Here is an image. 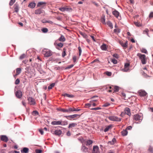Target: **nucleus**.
<instances>
[{
	"instance_id": "1",
	"label": "nucleus",
	"mask_w": 153,
	"mask_h": 153,
	"mask_svg": "<svg viewBox=\"0 0 153 153\" xmlns=\"http://www.w3.org/2000/svg\"><path fill=\"white\" fill-rule=\"evenodd\" d=\"M137 56H138L140 59L141 63L143 64H145L147 62V58L146 56L144 54H142L140 53H138L137 54Z\"/></svg>"
},
{
	"instance_id": "2",
	"label": "nucleus",
	"mask_w": 153,
	"mask_h": 153,
	"mask_svg": "<svg viewBox=\"0 0 153 153\" xmlns=\"http://www.w3.org/2000/svg\"><path fill=\"white\" fill-rule=\"evenodd\" d=\"M42 53L45 57H49L52 55V52L50 50L45 49L43 50Z\"/></svg>"
},
{
	"instance_id": "3",
	"label": "nucleus",
	"mask_w": 153,
	"mask_h": 153,
	"mask_svg": "<svg viewBox=\"0 0 153 153\" xmlns=\"http://www.w3.org/2000/svg\"><path fill=\"white\" fill-rule=\"evenodd\" d=\"M143 118V117L141 115H140L138 114H136L133 117L134 120H135L136 121H138L137 122V123H138V122H141Z\"/></svg>"
},
{
	"instance_id": "4",
	"label": "nucleus",
	"mask_w": 153,
	"mask_h": 153,
	"mask_svg": "<svg viewBox=\"0 0 153 153\" xmlns=\"http://www.w3.org/2000/svg\"><path fill=\"white\" fill-rule=\"evenodd\" d=\"M76 110L74 108H70L68 109L61 108L60 111L64 112L70 113L71 111H76Z\"/></svg>"
},
{
	"instance_id": "5",
	"label": "nucleus",
	"mask_w": 153,
	"mask_h": 153,
	"mask_svg": "<svg viewBox=\"0 0 153 153\" xmlns=\"http://www.w3.org/2000/svg\"><path fill=\"white\" fill-rule=\"evenodd\" d=\"M108 118L111 121H121V118L113 116H109Z\"/></svg>"
},
{
	"instance_id": "6",
	"label": "nucleus",
	"mask_w": 153,
	"mask_h": 153,
	"mask_svg": "<svg viewBox=\"0 0 153 153\" xmlns=\"http://www.w3.org/2000/svg\"><path fill=\"white\" fill-rule=\"evenodd\" d=\"M59 10L62 12L65 11H70L72 9L71 8H68L67 7H62L59 8Z\"/></svg>"
},
{
	"instance_id": "7",
	"label": "nucleus",
	"mask_w": 153,
	"mask_h": 153,
	"mask_svg": "<svg viewBox=\"0 0 153 153\" xmlns=\"http://www.w3.org/2000/svg\"><path fill=\"white\" fill-rule=\"evenodd\" d=\"M113 14L117 18L119 19H120L121 16H120L119 13L117 11L115 10L113 11Z\"/></svg>"
},
{
	"instance_id": "8",
	"label": "nucleus",
	"mask_w": 153,
	"mask_h": 153,
	"mask_svg": "<svg viewBox=\"0 0 153 153\" xmlns=\"http://www.w3.org/2000/svg\"><path fill=\"white\" fill-rule=\"evenodd\" d=\"M92 153H100L99 151V148L98 146H94Z\"/></svg>"
},
{
	"instance_id": "9",
	"label": "nucleus",
	"mask_w": 153,
	"mask_h": 153,
	"mask_svg": "<svg viewBox=\"0 0 153 153\" xmlns=\"http://www.w3.org/2000/svg\"><path fill=\"white\" fill-rule=\"evenodd\" d=\"M130 64L128 63H126L124 65V68L123 69V71L124 72H127L129 70V66Z\"/></svg>"
},
{
	"instance_id": "10",
	"label": "nucleus",
	"mask_w": 153,
	"mask_h": 153,
	"mask_svg": "<svg viewBox=\"0 0 153 153\" xmlns=\"http://www.w3.org/2000/svg\"><path fill=\"white\" fill-rule=\"evenodd\" d=\"M29 101V103L30 105H34L35 104V102L34 99L33 98L29 97L28 99Z\"/></svg>"
},
{
	"instance_id": "11",
	"label": "nucleus",
	"mask_w": 153,
	"mask_h": 153,
	"mask_svg": "<svg viewBox=\"0 0 153 153\" xmlns=\"http://www.w3.org/2000/svg\"><path fill=\"white\" fill-rule=\"evenodd\" d=\"M46 3L45 2H39L37 4V7H43L45 6L46 5Z\"/></svg>"
},
{
	"instance_id": "12",
	"label": "nucleus",
	"mask_w": 153,
	"mask_h": 153,
	"mask_svg": "<svg viewBox=\"0 0 153 153\" xmlns=\"http://www.w3.org/2000/svg\"><path fill=\"white\" fill-rule=\"evenodd\" d=\"M139 94L140 96L143 97L146 96L147 94V93L145 91L142 90L140 91H139Z\"/></svg>"
},
{
	"instance_id": "13",
	"label": "nucleus",
	"mask_w": 153,
	"mask_h": 153,
	"mask_svg": "<svg viewBox=\"0 0 153 153\" xmlns=\"http://www.w3.org/2000/svg\"><path fill=\"white\" fill-rule=\"evenodd\" d=\"M124 111L125 113L126 114L129 116L131 115V114L130 112V110L129 108L127 107L125 108Z\"/></svg>"
},
{
	"instance_id": "14",
	"label": "nucleus",
	"mask_w": 153,
	"mask_h": 153,
	"mask_svg": "<svg viewBox=\"0 0 153 153\" xmlns=\"http://www.w3.org/2000/svg\"><path fill=\"white\" fill-rule=\"evenodd\" d=\"M16 97L18 98H20L22 96V92L20 91H18L16 93Z\"/></svg>"
},
{
	"instance_id": "15",
	"label": "nucleus",
	"mask_w": 153,
	"mask_h": 153,
	"mask_svg": "<svg viewBox=\"0 0 153 153\" xmlns=\"http://www.w3.org/2000/svg\"><path fill=\"white\" fill-rule=\"evenodd\" d=\"M51 124L53 125H62V121H52Z\"/></svg>"
},
{
	"instance_id": "16",
	"label": "nucleus",
	"mask_w": 153,
	"mask_h": 153,
	"mask_svg": "<svg viewBox=\"0 0 153 153\" xmlns=\"http://www.w3.org/2000/svg\"><path fill=\"white\" fill-rule=\"evenodd\" d=\"M1 140L5 142H7L8 140L7 137L5 135H1Z\"/></svg>"
},
{
	"instance_id": "17",
	"label": "nucleus",
	"mask_w": 153,
	"mask_h": 153,
	"mask_svg": "<svg viewBox=\"0 0 153 153\" xmlns=\"http://www.w3.org/2000/svg\"><path fill=\"white\" fill-rule=\"evenodd\" d=\"M120 44L124 48H127L128 46V43L126 42H120Z\"/></svg>"
},
{
	"instance_id": "18",
	"label": "nucleus",
	"mask_w": 153,
	"mask_h": 153,
	"mask_svg": "<svg viewBox=\"0 0 153 153\" xmlns=\"http://www.w3.org/2000/svg\"><path fill=\"white\" fill-rule=\"evenodd\" d=\"M21 69L20 68H18L16 69V73L15 75H14V77L17 76L21 72Z\"/></svg>"
},
{
	"instance_id": "19",
	"label": "nucleus",
	"mask_w": 153,
	"mask_h": 153,
	"mask_svg": "<svg viewBox=\"0 0 153 153\" xmlns=\"http://www.w3.org/2000/svg\"><path fill=\"white\" fill-rule=\"evenodd\" d=\"M62 133V131L60 130H56L54 131V134L56 135L59 136Z\"/></svg>"
},
{
	"instance_id": "20",
	"label": "nucleus",
	"mask_w": 153,
	"mask_h": 153,
	"mask_svg": "<svg viewBox=\"0 0 153 153\" xmlns=\"http://www.w3.org/2000/svg\"><path fill=\"white\" fill-rule=\"evenodd\" d=\"M43 10L41 9H37L35 10V13L36 14H39L42 13Z\"/></svg>"
},
{
	"instance_id": "21",
	"label": "nucleus",
	"mask_w": 153,
	"mask_h": 153,
	"mask_svg": "<svg viewBox=\"0 0 153 153\" xmlns=\"http://www.w3.org/2000/svg\"><path fill=\"white\" fill-rule=\"evenodd\" d=\"M112 128V126L111 125H109L107 126L104 130V131L106 132L108 131L110 129H111Z\"/></svg>"
},
{
	"instance_id": "22",
	"label": "nucleus",
	"mask_w": 153,
	"mask_h": 153,
	"mask_svg": "<svg viewBox=\"0 0 153 153\" xmlns=\"http://www.w3.org/2000/svg\"><path fill=\"white\" fill-rule=\"evenodd\" d=\"M82 150L85 152H88V148L83 145L82 147Z\"/></svg>"
},
{
	"instance_id": "23",
	"label": "nucleus",
	"mask_w": 153,
	"mask_h": 153,
	"mask_svg": "<svg viewBox=\"0 0 153 153\" xmlns=\"http://www.w3.org/2000/svg\"><path fill=\"white\" fill-rule=\"evenodd\" d=\"M101 48L102 50L103 51H106L107 49L106 45L105 44H103L101 45Z\"/></svg>"
},
{
	"instance_id": "24",
	"label": "nucleus",
	"mask_w": 153,
	"mask_h": 153,
	"mask_svg": "<svg viewBox=\"0 0 153 153\" xmlns=\"http://www.w3.org/2000/svg\"><path fill=\"white\" fill-rule=\"evenodd\" d=\"M36 6V4L34 2H31L28 5V7L31 8H34Z\"/></svg>"
},
{
	"instance_id": "25",
	"label": "nucleus",
	"mask_w": 153,
	"mask_h": 153,
	"mask_svg": "<svg viewBox=\"0 0 153 153\" xmlns=\"http://www.w3.org/2000/svg\"><path fill=\"white\" fill-rule=\"evenodd\" d=\"M121 133L123 136H126L128 134V131L126 129L124 130L121 132Z\"/></svg>"
},
{
	"instance_id": "26",
	"label": "nucleus",
	"mask_w": 153,
	"mask_h": 153,
	"mask_svg": "<svg viewBox=\"0 0 153 153\" xmlns=\"http://www.w3.org/2000/svg\"><path fill=\"white\" fill-rule=\"evenodd\" d=\"M29 149L26 147H24L23 148V149L21 150L22 152H24L25 153H27L28 152Z\"/></svg>"
},
{
	"instance_id": "27",
	"label": "nucleus",
	"mask_w": 153,
	"mask_h": 153,
	"mask_svg": "<svg viewBox=\"0 0 153 153\" xmlns=\"http://www.w3.org/2000/svg\"><path fill=\"white\" fill-rule=\"evenodd\" d=\"M59 39L60 41L62 42H64L65 40L64 36L63 35H61Z\"/></svg>"
},
{
	"instance_id": "28",
	"label": "nucleus",
	"mask_w": 153,
	"mask_h": 153,
	"mask_svg": "<svg viewBox=\"0 0 153 153\" xmlns=\"http://www.w3.org/2000/svg\"><path fill=\"white\" fill-rule=\"evenodd\" d=\"M76 114H74V115H70V116H66V117L67 119H72V118H74L75 117H76Z\"/></svg>"
},
{
	"instance_id": "29",
	"label": "nucleus",
	"mask_w": 153,
	"mask_h": 153,
	"mask_svg": "<svg viewBox=\"0 0 153 153\" xmlns=\"http://www.w3.org/2000/svg\"><path fill=\"white\" fill-rule=\"evenodd\" d=\"M85 142L86 143V145L87 146H88L90 145L93 143V141L91 140H89Z\"/></svg>"
},
{
	"instance_id": "30",
	"label": "nucleus",
	"mask_w": 153,
	"mask_h": 153,
	"mask_svg": "<svg viewBox=\"0 0 153 153\" xmlns=\"http://www.w3.org/2000/svg\"><path fill=\"white\" fill-rule=\"evenodd\" d=\"M78 139L82 143H83L85 142V140L82 137L78 138Z\"/></svg>"
},
{
	"instance_id": "31",
	"label": "nucleus",
	"mask_w": 153,
	"mask_h": 153,
	"mask_svg": "<svg viewBox=\"0 0 153 153\" xmlns=\"http://www.w3.org/2000/svg\"><path fill=\"white\" fill-rule=\"evenodd\" d=\"M148 151L151 153H153V147L151 146H149L148 149Z\"/></svg>"
},
{
	"instance_id": "32",
	"label": "nucleus",
	"mask_w": 153,
	"mask_h": 153,
	"mask_svg": "<svg viewBox=\"0 0 153 153\" xmlns=\"http://www.w3.org/2000/svg\"><path fill=\"white\" fill-rule=\"evenodd\" d=\"M119 87L117 86H115L114 87V91L113 92H118L119 90Z\"/></svg>"
},
{
	"instance_id": "33",
	"label": "nucleus",
	"mask_w": 153,
	"mask_h": 153,
	"mask_svg": "<svg viewBox=\"0 0 153 153\" xmlns=\"http://www.w3.org/2000/svg\"><path fill=\"white\" fill-rule=\"evenodd\" d=\"M149 32V30L148 29H146L143 32V34H146L147 35L149 36V35L148 34V32Z\"/></svg>"
},
{
	"instance_id": "34",
	"label": "nucleus",
	"mask_w": 153,
	"mask_h": 153,
	"mask_svg": "<svg viewBox=\"0 0 153 153\" xmlns=\"http://www.w3.org/2000/svg\"><path fill=\"white\" fill-rule=\"evenodd\" d=\"M62 95L64 97H73V95H70L66 93L62 94Z\"/></svg>"
},
{
	"instance_id": "35",
	"label": "nucleus",
	"mask_w": 153,
	"mask_h": 153,
	"mask_svg": "<svg viewBox=\"0 0 153 153\" xmlns=\"http://www.w3.org/2000/svg\"><path fill=\"white\" fill-rule=\"evenodd\" d=\"M80 34L82 35V36L85 38H87V35L85 33H83L82 32H80Z\"/></svg>"
},
{
	"instance_id": "36",
	"label": "nucleus",
	"mask_w": 153,
	"mask_h": 153,
	"mask_svg": "<svg viewBox=\"0 0 153 153\" xmlns=\"http://www.w3.org/2000/svg\"><path fill=\"white\" fill-rule=\"evenodd\" d=\"M140 51L143 53H145L146 54L148 53V52L146 49L144 48H142L140 49Z\"/></svg>"
},
{
	"instance_id": "37",
	"label": "nucleus",
	"mask_w": 153,
	"mask_h": 153,
	"mask_svg": "<svg viewBox=\"0 0 153 153\" xmlns=\"http://www.w3.org/2000/svg\"><path fill=\"white\" fill-rule=\"evenodd\" d=\"M76 125V123H72L69 124L68 127L69 128H72L74 127Z\"/></svg>"
},
{
	"instance_id": "38",
	"label": "nucleus",
	"mask_w": 153,
	"mask_h": 153,
	"mask_svg": "<svg viewBox=\"0 0 153 153\" xmlns=\"http://www.w3.org/2000/svg\"><path fill=\"white\" fill-rule=\"evenodd\" d=\"M41 30L44 33H47L48 31V29L46 28H42Z\"/></svg>"
},
{
	"instance_id": "39",
	"label": "nucleus",
	"mask_w": 153,
	"mask_h": 153,
	"mask_svg": "<svg viewBox=\"0 0 153 153\" xmlns=\"http://www.w3.org/2000/svg\"><path fill=\"white\" fill-rule=\"evenodd\" d=\"M55 85V83H53L50 85L48 87V89L49 90H50L52 88V87H53Z\"/></svg>"
},
{
	"instance_id": "40",
	"label": "nucleus",
	"mask_w": 153,
	"mask_h": 153,
	"mask_svg": "<svg viewBox=\"0 0 153 153\" xmlns=\"http://www.w3.org/2000/svg\"><path fill=\"white\" fill-rule=\"evenodd\" d=\"M78 49L79 52V55L80 56L82 52V49L81 47L80 46L78 48Z\"/></svg>"
},
{
	"instance_id": "41",
	"label": "nucleus",
	"mask_w": 153,
	"mask_h": 153,
	"mask_svg": "<svg viewBox=\"0 0 153 153\" xmlns=\"http://www.w3.org/2000/svg\"><path fill=\"white\" fill-rule=\"evenodd\" d=\"M111 62L114 64H116L117 62V61L115 59H111Z\"/></svg>"
},
{
	"instance_id": "42",
	"label": "nucleus",
	"mask_w": 153,
	"mask_h": 153,
	"mask_svg": "<svg viewBox=\"0 0 153 153\" xmlns=\"http://www.w3.org/2000/svg\"><path fill=\"white\" fill-rule=\"evenodd\" d=\"M107 25H108V26L111 28H113V25L112 23H111L110 22H107Z\"/></svg>"
},
{
	"instance_id": "43",
	"label": "nucleus",
	"mask_w": 153,
	"mask_h": 153,
	"mask_svg": "<svg viewBox=\"0 0 153 153\" xmlns=\"http://www.w3.org/2000/svg\"><path fill=\"white\" fill-rule=\"evenodd\" d=\"M15 11L16 12H17L19 11V7L17 5H16L14 8Z\"/></svg>"
},
{
	"instance_id": "44",
	"label": "nucleus",
	"mask_w": 153,
	"mask_h": 153,
	"mask_svg": "<svg viewBox=\"0 0 153 153\" xmlns=\"http://www.w3.org/2000/svg\"><path fill=\"white\" fill-rule=\"evenodd\" d=\"M16 0H11L10 2V5H12L15 2Z\"/></svg>"
},
{
	"instance_id": "45",
	"label": "nucleus",
	"mask_w": 153,
	"mask_h": 153,
	"mask_svg": "<svg viewBox=\"0 0 153 153\" xmlns=\"http://www.w3.org/2000/svg\"><path fill=\"white\" fill-rule=\"evenodd\" d=\"M97 98L98 97L97 96H94L93 97H92L91 98L92 101H96L97 100V99H94V98Z\"/></svg>"
},
{
	"instance_id": "46",
	"label": "nucleus",
	"mask_w": 153,
	"mask_h": 153,
	"mask_svg": "<svg viewBox=\"0 0 153 153\" xmlns=\"http://www.w3.org/2000/svg\"><path fill=\"white\" fill-rule=\"evenodd\" d=\"M106 75L108 76H110L111 75V73L110 72L106 71L105 73Z\"/></svg>"
},
{
	"instance_id": "47",
	"label": "nucleus",
	"mask_w": 153,
	"mask_h": 153,
	"mask_svg": "<svg viewBox=\"0 0 153 153\" xmlns=\"http://www.w3.org/2000/svg\"><path fill=\"white\" fill-rule=\"evenodd\" d=\"M35 152L36 153H42V151L41 150L36 149L35 150Z\"/></svg>"
},
{
	"instance_id": "48",
	"label": "nucleus",
	"mask_w": 153,
	"mask_h": 153,
	"mask_svg": "<svg viewBox=\"0 0 153 153\" xmlns=\"http://www.w3.org/2000/svg\"><path fill=\"white\" fill-rule=\"evenodd\" d=\"M26 56L25 54H22L20 57V59H22L24 58Z\"/></svg>"
},
{
	"instance_id": "49",
	"label": "nucleus",
	"mask_w": 153,
	"mask_h": 153,
	"mask_svg": "<svg viewBox=\"0 0 153 153\" xmlns=\"http://www.w3.org/2000/svg\"><path fill=\"white\" fill-rule=\"evenodd\" d=\"M101 109V108H100L97 107V108H92L91 109V110H97L100 109Z\"/></svg>"
},
{
	"instance_id": "50",
	"label": "nucleus",
	"mask_w": 153,
	"mask_h": 153,
	"mask_svg": "<svg viewBox=\"0 0 153 153\" xmlns=\"http://www.w3.org/2000/svg\"><path fill=\"white\" fill-rule=\"evenodd\" d=\"M152 17H153V12H152L149 14V19H151Z\"/></svg>"
},
{
	"instance_id": "51",
	"label": "nucleus",
	"mask_w": 153,
	"mask_h": 153,
	"mask_svg": "<svg viewBox=\"0 0 153 153\" xmlns=\"http://www.w3.org/2000/svg\"><path fill=\"white\" fill-rule=\"evenodd\" d=\"M91 105V103H87L85 104V106L86 107H89Z\"/></svg>"
},
{
	"instance_id": "52",
	"label": "nucleus",
	"mask_w": 153,
	"mask_h": 153,
	"mask_svg": "<svg viewBox=\"0 0 153 153\" xmlns=\"http://www.w3.org/2000/svg\"><path fill=\"white\" fill-rule=\"evenodd\" d=\"M20 82V80L19 79H17L15 82V84L16 85H18V84Z\"/></svg>"
},
{
	"instance_id": "53",
	"label": "nucleus",
	"mask_w": 153,
	"mask_h": 153,
	"mask_svg": "<svg viewBox=\"0 0 153 153\" xmlns=\"http://www.w3.org/2000/svg\"><path fill=\"white\" fill-rule=\"evenodd\" d=\"M113 56L114 57H115V58H116L117 59L118 58V57H119L118 55L117 54V53L114 54L113 55Z\"/></svg>"
},
{
	"instance_id": "54",
	"label": "nucleus",
	"mask_w": 153,
	"mask_h": 153,
	"mask_svg": "<svg viewBox=\"0 0 153 153\" xmlns=\"http://www.w3.org/2000/svg\"><path fill=\"white\" fill-rule=\"evenodd\" d=\"M33 115H36L38 114V113L37 111H33Z\"/></svg>"
},
{
	"instance_id": "55",
	"label": "nucleus",
	"mask_w": 153,
	"mask_h": 153,
	"mask_svg": "<svg viewBox=\"0 0 153 153\" xmlns=\"http://www.w3.org/2000/svg\"><path fill=\"white\" fill-rule=\"evenodd\" d=\"M134 24L137 26L139 27L140 26V24L139 22H134Z\"/></svg>"
},
{
	"instance_id": "56",
	"label": "nucleus",
	"mask_w": 153,
	"mask_h": 153,
	"mask_svg": "<svg viewBox=\"0 0 153 153\" xmlns=\"http://www.w3.org/2000/svg\"><path fill=\"white\" fill-rule=\"evenodd\" d=\"M110 105V104L108 103H106L105 104L103 105V107H107L109 106Z\"/></svg>"
},
{
	"instance_id": "57",
	"label": "nucleus",
	"mask_w": 153,
	"mask_h": 153,
	"mask_svg": "<svg viewBox=\"0 0 153 153\" xmlns=\"http://www.w3.org/2000/svg\"><path fill=\"white\" fill-rule=\"evenodd\" d=\"M64 51L63 53H62V56L63 57H64L66 55V53L65 51V49H64Z\"/></svg>"
},
{
	"instance_id": "58",
	"label": "nucleus",
	"mask_w": 153,
	"mask_h": 153,
	"mask_svg": "<svg viewBox=\"0 0 153 153\" xmlns=\"http://www.w3.org/2000/svg\"><path fill=\"white\" fill-rule=\"evenodd\" d=\"M57 45L59 47L61 48L62 47L63 45L62 43H59Z\"/></svg>"
},
{
	"instance_id": "59",
	"label": "nucleus",
	"mask_w": 153,
	"mask_h": 153,
	"mask_svg": "<svg viewBox=\"0 0 153 153\" xmlns=\"http://www.w3.org/2000/svg\"><path fill=\"white\" fill-rule=\"evenodd\" d=\"M39 131L41 133V134L42 135H43L44 134L43 130L42 129H40L39 130Z\"/></svg>"
},
{
	"instance_id": "60",
	"label": "nucleus",
	"mask_w": 153,
	"mask_h": 153,
	"mask_svg": "<svg viewBox=\"0 0 153 153\" xmlns=\"http://www.w3.org/2000/svg\"><path fill=\"white\" fill-rule=\"evenodd\" d=\"M131 128H132L131 126H129L126 128V130L127 131V130H131Z\"/></svg>"
},
{
	"instance_id": "61",
	"label": "nucleus",
	"mask_w": 153,
	"mask_h": 153,
	"mask_svg": "<svg viewBox=\"0 0 153 153\" xmlns=\"http://www.w3.org/2000/svg\"><path fill=\"white\" fill-rule=\"evenodd\" d=\"M73 65H69L66 68V69H69V68H71L73 66Z\"/></svg>"
},
{
	"instance_id": "62",
	"label": "nucleus",
	"mask_w": 153,
	"mask_h": 153,
	"mask_svg": "<svg viewBox=\"0 0 153 153\" xmlns=\"http://www.w3.org/2000/svg\"><path fill=\"white\" fill-rule=\"evenodd\" d=\"M92 3L94 4V5H95L97 7H98L99 6V4L95 2H92Z\"/></svg>"
},
{
	"instance_id": "63",
	"label": "nucleus",
	"mask_w": 153,
	"mask_h": 153,
	"mask_svg": "<svg viewBox=\"0 0 153 153\" xmlns=\"http://www.w3.org/2000/svg\"><path fill=\"white\" fill-rule=\"evenodd\" d=\"M105 20L104 18H102L101 19V22L103 23H104L105 22Z\"/></svg>"
},
{
	"instance_id": "64",
	"label": "nucleus",
	"mask_w": 153,
	"mask_h": 153,
	"mask_svg": "<svg viewBox=\"0 0 153 153\" xmlns=\"http://www.w3.org/2000/svg\"><path fill=\"white\" fill-rule=\"evenodd\" d=\"M112 142H113L114 144L116 142V140L115 138H113L112 140Z\"/></svg>"
}]
</instances>
